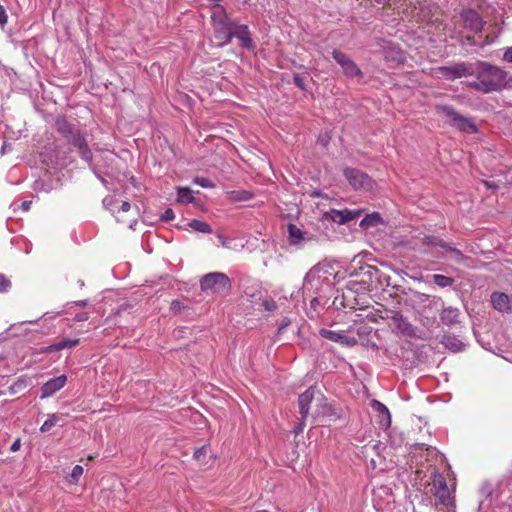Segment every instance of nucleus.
Returning <instances> with one entry per match:
<instances>
[{
	"label": "nucleus",
	"mask_w": 512,
	"mask_h": 512,
	"mask_svg": "<svg viewBox=\"0 0 512 512\" xmlns=\"http://www.w3.org/2000/svg\"><path fill=\"white\" fill-rule=\"evenodd\" d=\"M474 76L469 87L484 94L502 91L511 82L507 71L486 61H476Z\"/></svg>",
	"instance_id": "f257e3e1"
},
{
	"label": "nucleus",
	"mask_w": 512,
	"mask_h": 512,
	"mask_svg": "<svg viewBox=\"0 0 512 512\" xmlns=\"http://www.w3.org/2000/svg\"><path fill=\"white\" fill-rule=\"evenodd\" d=\"M56 126L57 130L63 135V137L77 148L81 158L88 164H91L93 154L87 144L85 135L63 118L56 121Z\"/></svg>",
	"instance_id": "f03ea898"
},
{
	"label": "nucleus",
	"mask_w": 512,
	"mask_h": 512,
	"mask_svg": "<svg viewBox=\"0 0 512 512\" xmlns=\"http://www.w3.org/2000/svg\"><path fill=\"white\" fill-rule=\"evenodd\" d=\"M212 24L214 36L218 40L219 46L229 44L232 41L235 22L231 20L225 9L220 5H216L213 9Z\"/></svg>",
	"instance_id": "7ed1b4c3"
},
{
	"label": "nucleus",
	"mask_w": 512,
	"mask_h": 512,
	"mask_svg": "<svg viewBox=\"0 0 512 512\" xmlns=\"http://www.w3.org/2000/svg\"><path fill=\"white\" fill-rule=\"evenodd\" d=\"M432 493L437 504L445 509V511L437 509L438 512H456L453 492L448 488L445 477L438 471H434L432 474Z\"/></svg>",
	"instance_id": "20e7f679"
},
{
	"label": "nucleus",
	"mask_w": 512,
	"mask_h": 512,
	"mask_svg": "<svg viewBox=\"0 0 512 512\" xmlns=\"http://www.w3.org/2000/svg\"><path fill=\"white\" fill-rule=\"evenodd\" d=\"M380 317L385 320L392 332L401 337L416 336V328L401 311L396 309H384L380 311Z\"/></svg>",
	"instance_id": "39448f33"
},
{
	"label": "nucleus",
	"mask_w": 512,
	"mask_h": 512,
	"mask_svg": "<svg viewBox=\"0 0 512 512\" xmlns=\"http://www.w3.org/2000/svg\"><path fill=\"white\" fill-rule=\"evenodd\" d=\"M438 113L444 115L450 125L465 133H476V124L469 118L460 115L452 106L442 105L437 107Z\"/></svg>",
	"instance_id": "423d86ee"
},
{
	"label": "nucleus",
	"mask_w": 512,
	"mask_h": 512,
	"mask_svg": "<svg viewBox=\"0 0 512 512\" xmlns=\"http://www.w3.org/2000/svg\"><path fill=\"white\" fill-rule=\"evenodd\" d=\"M476 62H458L436 69L438 77L453 81L459 78L474 76Z\"/></svg>",
	"instance_id": "0eeeda50"
},
{
	"label": "nucleus",
	"mask_w": 512,
	"mask_h": 512,
	"mask_svg": "<svg viewBox=\"0 0 512 512\" xmlns=\"http://www.w3.org/2000/svg\"><path fill=\"white\" fill-rule=\"evenodd\" d=\"M200 287L204 292L220 293L231 288V281L225 273L211 272L200 279Z\"/></svg>",
	"instance_id": "6e6552de"
},
{
	"label": "nucleus",
	"mask_w": 512,
	"mask_h": 512,
	"mask_svg": "<svg viewBox=\"0 0 512 512\" xmlns=\"http://www.w3.org/2000/svg\"><path fill=\"white\" fill-rule=\"evenodd\" d=\"M324 274L325 272H322V269L318 266L311 268L304 278V293L318 294L323 290L324 286H328L329 279Z\"/></svg>",
	"instance_id": "1a4fd4ad"
},
{
	"label": "nucleus",
	"mask_w": 512,
	"mask_h": 512,
	"mask_svg": "<svg viewBox=\"0 0 512 512\" xmlns=\"http://www.w3.org/2000/svg\"><path fill=\"white\" fill-rule=\"evenodd\" d=\"M344 176L355 190H370L373 187V180L358 169L346 168Z\"/></svg>",
	"instance_id": "9d476101"
},
{
	"label": "nucleus",
	"mask_w": 512,
	"mask_h": 512,
	"mask_svg": "<svg viewBox=\"0 0 512 512\" xmlns=\"http://www.w3.org/2000/svg\"><path fill=\"white\" fill-rule=\"evenodd\" d=\"M333 59L341 66L344 74L349 78L362 77L363 73L357 64L346 54L339 50L332 51Z\"/></svg>",
	"instance_id": "9b49d317"
},
{
	"label": "nucleus",
	"mask_w": 512,
	"mask_h": 512,
	"mask_svg": "<svg viewBox=\"0 0 512 512\" xmlns=\"http://www.w3.org/2000/svg\"><path fill=\"white\" fill-rule=\"evenodd\" d=\"M319 334L325 339H328L335 343H340L347 347H352L357 344V339L355 337L347 335L344 331H332L329 329L322 328L319 330Z\"/></svg>",
	"instance_id": "f8f14e48"
},
{
	"label": "nucleus",
	"mask_w": 512,
	"mask_h": 512,
	"mask_svg": "<svg viewBox=\"0 0 512 512\" xmlns=\"http://www.w3.org/2000/svg\"><path fill=\"white\" fill-rule=\"evenodd\" d=\"M67 382V377L65 375H60L54 378L49 379L45 382L41 387V399H45L53 396L56 392L61 390Z\"/></svg>",
	"instance_id": "ddd939ff"
},
{
	"label": "nucleus",
	"mask_w": 512,
	"mask_h": 512,
	"mask_svg": "<svg viewBox=\"0 0 512 512\" xmlns=\"http://www.w3.org/2000/svg\"><path fill=\"white\" fill-rule=\"evenodd\" d=\"M237 38L240 42V46L247 50H253L254 44L251 38L249 27L245 24L235 23V27L232 32V39Z\"/></svg>",
	"instance_id": "4468645a"
},
{
	"label": "nucleus",
	"mask_w": 512,
	"mask_h": 512,
	"mask_svg": "<svg viewBox=\"0 0 512 512\" xmlns=\"http://www.w3.org/2000/svg\"><path fill=\"white\" fill-rule=\"evenodd\" d=\"M461 18L465 26L474 32L481 31L484 26L482 17L473 9L463 11L461 13Z\"/></svg>",
	"instance_id": "2eb2a0df"
},
{
	"label": "nucleus",
	"mask_w": 512,
	"mask_h": 512,
	"mask_svg": "<svg viewBox=\"0 0 512 512\" xmlns=\"http://www.w3.org/2000/svg\"><path fill=\"white\" fill-rule=\"evenodd\" d=\"M493 307L500 312L512 311V297L502 292H494L491 295Z\"/></svg>",
	"instance_id": "dca6fc26"
},
{
	"label": "nucleus",
	"mask_w": 512,
	"mask_h": 512,
	"mask_svg": "<svg viewBox=\"0 0 512 512\" xmlns=\"http://www.w3.org/2000/svg\"><path fill=\"white\" fill-rule=\"evenodd\" d=\"M314 392L315 388L311 386L298 398L299 412L303 421L306 420L309 415L310 404L314 398Z\"/></svg>",
	"instance_id": "f3484780"
},
{
	"label": "nucleus",
	"mask_w": 512,
	"mask_h": 512,
	"mask_svg": "<svg viewBox=\"0 0 512 512\" xmlns=\"http://www.w3.org/2000/svg\"><path fill=\"white\" fill-rule=\"evenodd\" d=\"M375 495V505L378 509H388L393 503V499L389 493V489L387 488H379L374 493Z\"/></svg>",
	"instance_id": "a211bd4d"
},
{
	"label": "nucleus",
	"mask_w": 512,
	"mask_h": 512,
	"mask_svg": "<svg viewBox=\"0 0 512 512\" xmlns=\"http://www.w3.org/2000/svg\"><path fill=\"white\" fill-rule=\"evenodd\" d=\"M459 315V309L451 306L445 307L440 313V320L445 325H455L459 322Z\"/></svg>",
	"instance_id": "6ab92c4d"
},
{
	"label": "nucleus",
	"mask_w": 512,
	"mask_h": 512,
	"mask_svg": "<svg viewBox=\"0 0 512 512\" xmlns=\"http://www.w3.org/2000/svg\"><path fill=\"white\" fill-rule=\"evenodd\" d=\"M442 344L452 352H460L464 349L465 344L454 335H445Z\"/></svg>",
	"instance_id": "aec40b11"
},
{
	"label": "nucleus",
	"mask_w": 512,
	"mask_h": 512,
	"mask_svg": "<svg viewBox=\"0 0 512 512\" xmlns=\"http://www.w3.org/2000/svg\"><path fill=\"white\" fill-rule=\"evenodd\" d=\"M288 239L290 244L298 245L304 240V233L295 224L289 223L287 226Z\"/></svg>",
	"instance_id": "412c9836"
},
{
	"label": "nucleus",
	"mask_w": 512,
	"mask_h": 512,
	"mask_svg": "<svg viewBox=\"0 0 512 512\" xmlns=\"http://www.w3.org/2000/svg\"><path fill=\"white\" fill-rule=\"evenodd\" d=\"M79 343V339L64 338L59 342H56L47 347V352L60 351L62 349H70L75 347Z\"/></svg>",
	"instance_id": "4be33fe9"
},
{
	"label": "nucleus",
	"mask_w": 512,
	"mask_h": 512,
	"mask_svg": "<svg viewBox=\"0 0 512 512\" xmlns=\"http://www.w3.org/2000/svg\"><path fill=\"white\" fill-rule=\"evenodd\" d=\"M346 288L354 293H364L369 289V280L362 278L361 280H349L346 283Z\"/></svg>",
	"instance_id": "5701e85b"
},
{
	"label": "nucleus",
	"mask_w": 512,
	"mask_h": 512,
	"mask_svg": "<svg viewBox=\"0 0 512 512\" xmlns=\"http://www.w3.org/2000/svg\"><path fill=\"white\" fill-rule=\"evenodd\" d=\"M382 223V218L378 212H373L371 214H367L361 221L360 227L363 229H368L370 227L377 226Z\"/></svg>",
	"instance_id": "b1692460"
},
{
	"label": "nucleus",
	"mask_w": 512,
	"mask_h": 512,
	"mask_svg": "<svg viewBox=\"0 0 512 512\" xmlns=\"http://www.w3.org/2000/svg\"><path fill=\"white\" fill-rule=\"evenodd\" d=\"M177 202L181 204L193 203L195 198L189 187H177Z\"/></svg>",
	"instance_id": "393cba45"
},
{
	"label": "nucleus",
	"mask_w": 512,
	"mask_h": 512,
	"mask_svg": "<svg viewBox=\"0 0 512 512\" xmlns=\"http://www.w3.org/2000/svg\"><path fill=\"white\" fill-rule=\"evenodd\" d=\"M379 273V269L375 266L365 265L360 267V274L363 275L362 278L369 280V286L371 285L373 279L379 276Z\"/></svg>",
	"instance_id": "a878e982"
},
{
	"label": "nucleus",
	"mask_w": 512,
	"mask_h": 512,
	"mask_svg": "<svg viewBox=\"0 0 512 512\" xmlns=\"http://www.w3.org/2000/svg\"><path fill=\"white\" fill-rule=\"evenodd\" d=\"M449 259L457 264H462L465 266H469L466 264V261L469 259L466 257L459 249L455 247H449Z\"/></svg>",
	"instance_id": "bb28decb"
},
{
	"label": "nucleus",
	"mask_w": 512,
	"mask_h": 512,
	"mask_svg": "<svg viewBox=\"0 0 512 512\" xmlns=\"http://www.w3.org/2000/svg\"><path fill=\"white\" fill-rule=\"evenodd\" d=\"M89 167L101 183L108 189V181L105 179V175H109V171H102L99 164H93V160L91 164H89Z\"/></svg>",
	"instance_id": "cd10ccee"
},
{
	"label": "nucleus",
	"mask_w": 512,
	"mask_h": 512,
	"mask_svg": "<svg viewBox=\"0 0 512 512\" xmlns=\"http://www.w3.org/2000/svg\"><path fill=\"white\" fill-rule=\"evenodd\" d=\"M189 226L194 230V231H197V232H201V233H211V227L210 225L205 222V221H201V220H197V219H193L192 221L189 222Z\"/></svg>",
	"instance_id": "c85d7f7f"
},
{
	"label": "nucleus",
	"mask_w": 512,
	"mask_h": 512,
	"mask_svg": "<svg viewBox=\"0 0 512 512\" xmlns=\"http://www.w3.org/2000/svg\"><path fill=\"white\" fill-rule=\"evenodd\" d=\"M432 280L437 286L441 288L451 286L454 283L453 278L441 274L432 275Z\"/></svg>",
	"instance_id": "c756f323"
},
{
	"label": "nucleus",
	"mask_w": 512,
	"mask_h": 512,
	"mask_svg": "<svg viewBox=\"0 0 512 512\" xmlns=\"http://www.w3.org/2000/svg\"><path fill=\"white\" fill-rule=\"evenodd\" d=\"M84 469L81 465H75L70 473V475L67 477V482L69 484H77L79 482V479L83 475Z\"/></svg>",
	"instance_id": "7c9ffc66"
},
{
	"label": "nucleus",
	"mask_w": 512,
	"mask_h": 512,
	"mask_svg": "<svg viewBox=\"0 0 512 512\" xmlns=\"http://www.w3.org/2000/svg\"><path fill=\"white\" fill-rule=\"evenodd\" d=\"M58 420L59 417L57 416V414H49L47 420H45V422L40 427V431L42 433L49 432L52 429V427H54L57 424Z\"/></svg>",
	"instance_id": "2f4dec72"
},
{
	"label": "nucleus",
	"mask_w": 512,
	"mask_h": 512,
	"mask_svg": "<svg viewBox=\"0 0 512 512\" xmlns=\"http://www.w3.org/2000/svg\"><path fill=\"white\" fill-rule=\"evenodd\" d=\"M373 408H375L379 413L385 416L386 425L389 426L391 423V415L388 408L381 402L374 400L372 403Z\"/></svg>",
	"instance_id": "473e14b6"
},
{
	"label": "nucleus",
	"mask_w": 512,
	"mask_h": 512,
	"mask_svg": "<svg viewBox=\"0 0 512 512\" xmlns=\"http://www.w3.org/2000/svg\"><path fill=\"white\" fill-rule=\"evenodd\" d=\"M330 219L337 223V224H345V220H344V210H335V209H332L329 213H328Z\"/></svg>",
	"instance_id": "72a5a7b5"
},
{
	"label": "nucleus",
	"mask_w": 512,
	"mask_h": 512,
	"mask_svg": "<svg viewBox=\"0 0 512 512\" xmlns=\"http://www.w3.org/2000/svg\"><path fill=\"white\" fill-rule=\"evenodd\" d=\"M361 214V210H349L344 209V220L345 223L358 218Z\"/></svg>",
	"instance_id": "f704fd0d"
},
{
	"label": "nucleus",
	"mask_w": 512,
	"mask_h": 512,
	"mask_svg": "<svg viewBox=\"0 0 512 512\" xmlns=\"http://www.w3.org/2000/svg\"><path fill=\"white\" fill-rule=\"evenodd\" d=\"M193 182L202 188H213L214 187V184L208 178H205V177H196V178H194Z\"/></svg>",
	"instance_id": "c9c22d12"
},
{
	"label": "nucleus",
	"mask_w": 512,
	"mask_h": 512,
	"mask_svg": "<svg viewBox=\"0 0 512 512\" xmlns=\"http://www.w3.org/2000/svg\"><path fill=\"white\" fill-rule=\"evenodd\" d=\"M111 161H112L111 156H105V157H102L100 160H97L94 164H99L101 166L102 171H108Z\"/></svg>",
	"instance_id": "e433bc0d"
},
{
	"label": "nucleus",
	"mask_w": 512,
	"mask_h": 512,
	"mask_svg": "<svg viewBox=\"0 0 512 512\" xmlns=\"http://www.w3.org/2000/svg\"><path fill=\"white\" fill-rule=\"evenodd\" d=\"M293 82L294 84L300 88L301 90L305 91L307 86H306V83H305V80L303 77H301L299 74H294L293 76Z\"/></svg>",
	"instance_id": "4c0bfd02"
},
{
	"label": "nucleus",
	"mask_w": 512,
	"mask_h": 512,
	"mask_svg": "<svg viewBox=\"0 0 512 512\" xmlns=\"http://www.w3.org/2000/svg\"><path fill=\"white\" fill-rule=\"evenodd\" d=\"M11 286V282L5 277V275L0 274V292H6Z\"/></svg>",
	"instance_id": "58836bf2"
},
{
	"label": "nucleus",
	"mask_w": 512,
	"mask_h": 512,
	"mask_svg": "<svg viewBox=\"0 0 512 512\" xmlns=\"http://www.w3.org/2000/svg\"><path fill=\"white\" fill-rule=\"evenodd\" d=\"M207 453V446L197 448L194 452V458L198 461H202Z\"/></svg>",
	"instance_id": "ea45409f"
},
{
	"label": "nucleus",
	"mask_w": 512,
	"mask_h": 512,
	"mask_svg": "<svg viewBox=\"0 0 512 512\" xmlns=\"http://www.w3.org/2000/svg\"><path fill=\"white\" fill-rule=\"evenodd\" d=\"M174 218H175V214L171 208H167L160 217V219L165 222L172 221Z\"/></svg>",
	"instance_id": "a19ab883"
},
{
	"label": "nucleus",
	"mask_w": 512,
	"mask_h": 512,
	"mask_svg": "<svg viewBox=\"0 0 512 512\" xmlns=\"http://www.w3.org/2000/svg\"><path fill=\"white\" fill-rule=\"evenodd\" d=\"M8 15L5 8L0 4V26L4 27L7 24Z\"/></svg>",
	"instance_id": "79ce46f5"
},
{
	"label": "nucleus",
	"mask_w": 512,
	"mask_h": 512,
	"mask_svg": "<svg viewBox=\"0 0 512 512\" xmlns=\"http://www.w3.org/2000/svg\"><path fill=\"white\" fill-rule=\"evenodd\" d=\"M262 305L267 311H274L277 308L276 302L273 300H264Z\"/></svg>",
	"instance_id": "37998d69"
},
{
	"label": "nucleus",
	"mask_w": 512,
	"mask_h": 512,
	"mask_svg": "<svg viewBox=\"0 0 512 512\" xmlns=\"http://www.w3.org/2000/svg\"><path fill=\"white\" fill-rule=\"evenodd\" d=\"M89 319V314L87 312L77 313L74 317V320L77 322H84Z\"/></svg>",
	"instance_id": "c03bdc74"
},
{
	"label": "nucleus",
	"mask_w": 512,
	"mask_h": 512,
	"mask_svg": "<svg viewBox=\"0 0 512 512\" xmlns=\"http://www.w3.org/2000/svg\"><path fill=\"white\" fill-rule=\"evenodd\" d=\"M503 60L512 63V46L507 48L503 55Z\"/></svg>",
	"instance_id": "a18cd8bd"
},
{
	"label": "nucleus",
	"mask_w": 512,
	"mask_h": 512,
	"mask_svg": "<svg viewBox=\"0 0 512 512\" xmlns=\"http://www.w3.org/2000/svg\"><path fill=\"white\" fill-rule=\"evenodd\" d=\"M481 493L489 497L491 495V485L489 483H484L481 487Z\"/></svg>",
	"instance_id": "49530a36"
},
{
	"label": "nucleus",
	"mask_w": 512,
	"mask_h": 512,
	"mask_svg": "<svg viewBox=\"0 0 512 512\" xmlns=\"http://www.w3.org/2000/svg\"><path fill=\"white\" fill-rule=\"evenodd\" d=\"M170 308L174 312H179L181 310V302L178 300H173Z\"/></svg>",
	"instance_id": "de8ad7c7"
},
{
	"label": "nucleus",
	"mask_w": 512,
	"mask_h": 512,
	"mask_svg": "<svg viewBox=\"0 0 512 512\" xmlns=\"http://www.w3.org/2000/svg\"><path fill=\"white\" fill-rule=\"evenodd\" d=\"M483 183L488 189L497 190L499 188V185L495 182L484 181Z\"/></svg>",
	"instance_id": "09e8293b"
},
{
	"label": "nucleus",
	"mask_w": 512,
	"mask_h": 512,
	"mask_svg": "<svg viewBox=\"0 0 512 512\" xmlns=\"http://www.w3.org/2000/svg\"><path fill=\"white\" fill-rule=\"evenodd\" d=\"M20 446H21L20 439H16L12 443V445L10 447V450L13 451V452H16V451H18L20 449Z\"/></svg>",
	"instance_id": "8fccbe9b"
},
{
	"label": "nucleus",
	"mask_w": 512,
	"mask_h": 512,
	"mask_svg": "<svg viewBox=\"0 0 512 512\" xmlns=\"http://www.w3.org/2000/svg\"><path fill=\"white\" fill-rule=\"evenodd\" d=\"M395 53L396 56L393 58L394 60L398 62L404 61V53L400 49L396 50Z\"/></svg>",
	"instance_id": "3c124183"
},
{
	"label": "nucleus",
	"mask_w": 512,
	"mask_h": 512,
	"mask_svg": "<svg viewBox=\"0 0 512 512\" xmlns=\"http://www.w3.org/2000/svg\"><path fill=\"white\" fill-rule=\"evenodd\" d=\"M31 204H32V202H31V201H27V200H26V201H23V202L21 203V208H22V210H23V211H25V212L29 211V209H30V207H31Z\"/></svg>",
	"instance_id": "603ef678"
},
{
	"label": "nucleus",
	"mask_w": 512,
	"mask_h": 512,
	"mask_svg": "<svg viewBox=\"0 0 512 512\" xmlns=\"http://www.w3.org/2000/svg\"><path fill=\"white\" fill-rule=\"evenodd\" d=\"M438 246H440L441 248L445 249L448 253H449V247H451L448 243H446L445 241L443 240H440L439 242L436 243Z\"/></svg>",
	"instance_id": "864d4df0"
},
{
	"label": "nucleus",
	"mask_w": 512,
	"mask_h": 512,
	"mask_svg": "<svg viewBox=\"0 0 512 512\" xmlns=\"http://www.w3.org/2000/svg\"><path fill=\"white\" fill-rule=\"evenodd\" d=\"M438 246H440L441 248L445 249L448 253H449V247H451L448 243H446L445 241L443 240H440L439 242L436 243Z\"/></svg>",
	"instance_id": "5fc2aeb1"
},
{
	"label": "nucleus",
	"mask_w": 512,
	"mask_h": 512,
	"mask_svg": "<svg viewBox=\"0 0 512 512\" xmlns=\"http://www.w3.org/2000/svg\"><path fill=\"white\" fill-rule=\"evenodd\" d=\"M318 305H319V299L317 297H313L310 301L311 308L316 309Z\"/></svg>",
	"instance_id": "6e6d98bb"
},
{
	"label": "nucleus",
	"mask_w": 512,
	"mask_h": 512,
	"mask_svg": "<svg viewBox=\"0 0 512 512\" xmlns=\"http://www.w3.org/2000/svg\"><path fill=\"white\" fill-rule=\"evenodd\" d=\"M289 323L290 321L288 319H284L281 325L279 326L278 331L282 332L289 325Z\"/></svg>",
	"instance_id": "4d7b16f0"
},
{
	"label": "nucleus",
	"mask_w": 512,
	"mask_h": 512,
	"mask_svg": "<svg viewBox=\"0 0 512 512\" xmlns=\"http://www.w3.org/2000/svg\"><path fill=\"white\" fill-rule=\"evenodd\" d=\"M130 203L127 201H124L120 207V210L123 212H127L130 209Z\"/></svg>",
	"instance_id": "13d9d810"
},
{
	"label": "nucleus",
	"mask_w": 512,
	"mask_h": 512,
	"mask_svg": "<svg viewBox=\"0 0 512 512\" xmlns=\"http://www.w3.org/2000/svg\"><path fill=\"white\" fill-rule=\"evenodd\" d=\"M113 202H114V198L113 197H106V198L103 199L104 206L112 205Z\"/></svg>",
	"instance_id": "bf43d9fd"
},
{
	"label": "nucleus",
	"mask_w": 512,
	"mask_h": 512,
	"mask_svg": "<svg viewBox=\"0 0 512 512\" xmlns=\"http://www.w3.org/2000/svg\"><path fill=\"white\" fill-rule=\"evenodd\" d=\"M236 193L241 195L240 197H238V199H241V200L249 199L248 192H236Z\"/></svg>",
	"instance_id": "052dcab7"
},
{
	"label": "nucleus",
	"mask_w": 512,
	"mask_h": 512,
	"mask_svg": "<svg viewBox=\"0 0 512 512\" xmlns=\"http://www.w3.org/2000/svg\"><path fill=\"white\" fill-rule=\"evenodd\" d=\"M7 149H9V150H10L11 148H10V146H9L8 144L4 143V144L2 145V147H1V154H2V155H3V154H5V153H6V151H7Z\"/></svg>",
	"instance_id": "680f3d73"
},
{
	"label": "nucleus",
	"mask_w": 512,
	"mask_h": 512,
	"mask_svg": "<svg viewBox=\"0 0 512 512\" xmlns=\"http://www.w3.org/2000/svg\"><path fill=\"white\" fill-rule=\"evenodd\" d=\"M488 506H490V502L488 504H486V501H481L479 503V507L478 508H479V510H482V509H484L485 507H488Z\"/></svg>",
	"instance_id": "e2e57ef3"
},
{
	"label": "nucleus",
	"mask_w": 512,
	"mask_h": 512,
	"mask_svg": "<svg viewBox=\"0 0 512 512\" xmlns=\"http://www.w3.org/2000/svg\"><path fill=\"white\" fill-rule=\"evenodd\" d=\"M76 305L79 307H84L87 305V300H80V301L76 302Z\"/></svg>",
	"instance_id": "0e129e2a"
},
{
	"label": "nucleus",
	"mask_w": 512,
	"mask_h": 512,
	"mask_svg": "<svg viewBox=\"0 0 512 512\" xmlns=\"http://www.w3.org/2000/svg\"><path fill=\"white\" fill-rule=\"evenodd\" d=\"M219 239L221 240V243L223 246H225V247L228 246V242L225 238H223L222 236H219Z\"/></svg>",
	"instance_id": "69168bd1"
},
{
	"label": "nucleus",
	"mask_w": 512,
	"mask_h": 512,
	"mask_svg": "<svg viewBox=\"0 0 512 512\" xmlns=\"http://www.w3.org/2000/svg\"><path fill=\"white\" fill-rule=\"evenodd\" d=\"M378 4H385L387 3L389 0H375Z\"/></svg>",
	"instance_id": "338daca9"
},
{
	"label": "nucleus",
	"mask_w": 512,
	"mask_h": 512,
	"mask_svg": "<svg viewBox=\"0 0 512 512\" xmlns=\"http://www.w3.org/2000/svg\"><path fill=\"white\" fill-rule=\"evenodd\" d=\"M302 430H303V428H302V427H299V428H297V430H296L295 432H296V433H300V432H302Z\"/></svg>",
	"instance_id": "774afa93"
}]
</instances>
